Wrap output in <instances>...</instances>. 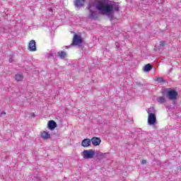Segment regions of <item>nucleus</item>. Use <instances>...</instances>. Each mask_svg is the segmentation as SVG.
I'll return each mask as SVG.
<instances>
[{
	"label": "nucleus",
	"mask_w": 181,
	"mask_h": 181,
	"mask_svg": "<svg viewBox=\"0 0 181 181\" xmlns=\"http://www.w3.org/2000/svg\"><path fill=\"white\" fill-rule=\"evenodd\" d=\"M165 45H166V42H165V41L160 42V46H161L162 47H163V46H165Z\"/></svg>",
	"instance_id": "20"
},
{
	"label": "nucleus",
	"mask_w": 181,
	"mask_h": 181,
	"mask_svg": "<svg viewBox=\"0 0 181 181\" xmlns=\"http://www.w3.org/2000/svg\"><path fill=\"white\" fill-rule=\"evenodd\" d=\"M91 145V139H85L81 142V146H83V148H88Z\"/></svg>",
	"instance_id": "10"
},
{
	"label": "nucleus",
	"mask_w": 181,
	"mask_h": 181,
	"mask_svg": "<svg viewBox=\"0 0 181 181\" xmlns=\"http://www.w3.org/2000/svg\"><path fill=\"white\" fill-rule=\"evenodd\" d=\"M95 155L99 158H105L107 153H103L100 151H96L95 152Z\"/></svg>",
	"instance_id": "14"
},
{
	"label": "nucleus",
	"mask_w": 181,
	"mask_h": 181,
	"mask_svg": "<svg viewBox=\"0 0 181 181\" xmlns=\"http://www.w3.org/2000/svg\"><path fill=\"white\" fill-rule=\"evenodd\" d=\"M157 101H158V103H159V104H163V103H165V98H163V97H158L157 98Z\"/></svg>",
	"instance_id": "17"
},
{
	"label": "nucleus",
	"mask_w": 181,
	"mask_h": 181,
	"mask_svg": "<svg viewBox=\"0 0 181 181\" xmlns=\"http://www.w3.org/2000/svg\"><path fill=\"white\" fill-rule=\"evenodd\" d=\"M155 81H157V83H163L165 79H163L162 77H157L156 78Z\"/></svg>",
	"instance_id": "18"
},
{
	"label": "nucleus",
	"mask_w": 181,
	"mask_h": 181,
	"mask_svg": "<svg viewBox=\"0 0 181 181\" xmlns=\"http://www.w3.org/2000/svg\"><path fill=\"white\" fill-rule=\"evenodd\" d=\"M28 49L29 52H36V41L34 40H30Z\"/></svg>",
	"instance_id": "7"
},
{
	"label": "nucleus",
	"mask_w": 181,
	"mask_h": 181,
	"mask_svg": "<svg viewBox=\"0 0 181 181\" xmlns=\"http://www.w3.org/2000/svg\"><path fill=\"white\" fill-rule=\"evenodd\" d=\"M31 115H32V117H35V113L33 112V113L31 114Z\"/></svg>",
	"instance_id": "25"
},
{
	"label": "nucleus",
	"mask_w": 181,
	"mask_h": 181,
	"mask_svg": "<svg viewBox=\"0 0 181 181\" xmlns=\"http://www.w3.org/2000/svg\"><path fill=\"white\" fill-rule=\"evenodd\" d=\"M47 127L49 129H51V131H53V129H54V128L57 127V124L56 123V122L53 120H50L48 122Z\"/></svg>",
	"instance_id": "11"
},
{
	"label": "nucleus",
	"mask_w": 181,
	"mask_h": 181,
	"mask_svg": "<svg viewBox=\"0 0 181 181\" xmlns=\"http://www.w3.org/2000/svg\"><path fill=\"white\" fill-rule=\"evenodd\" d=\"M46 57H47V59H51V57H53V52H48L46 54Z\"/></svg>",
	"instance_id": "19"
},
{
	"label": "nucleus",
	"mask_w": 181,
	"mask_h": 181,
	"mask_svg": "<svg viewBox=\"0 0 181 181\" xmlns=\"http://www.w3.org/2000/svg\"><path fill=\"white\" fill-rule=\"evenodd\" d=\"M151 70H152V65L150 64H147L144 68V71L146 72L151 71Z\"/></svg>",
	"instance_id": "13"
},
{
	"label": "nucleus",
	"mask_w": 181,
	"mask_h": 181,
	"mask_svg": "<svg viewBox=\"0 0 181 181\" xmlns=\"http://www.w3.org/2000/svg\"><path fill=\"white\" fill-rule=\"evenodd\" d=\"M167 97L169 100H176L177 98V92L173 90H169L167 93Z\"/></svg>",
	"instance_id": "6"
},
{
	"label": "nucleus",
	"mask_w": 181,
	"mask_h": 181,
	"mask_svg": "<svg viewBox=\"0 0 181 181\" xmlns=\"http://www.w3.org/2000/svg\"><path fill=\"white\" fill-rule=\"evenodd\" d=\"M95 155V151L93 149L85 150L82 152L81 156L83 159H93Z\"/></svg>",
	"instance_id": "3"
},
{
	"label": "nucleus",
	"mask_w": 181,
	"mask_h": 181,
	"mask_svg": "<svg viewBox=\"0 0 181 181\" xmlns=\"http://www.w3.org/2000/svg\"><path fill=\"white\" fill-rule=\"evenodd\" d=\"M5 115H6V112H5L4 111L1 112L0 114V117H1V118H4Z\"/></svg>",
	"instance_id": "21"
},
{
	"label": "nucleus",
	"mask_w": 181,
	"mask_h": 181,
	"mask_svg": "<svg viewBox=\"0 0 181 181\" xmlns=\"http://www.w3.org/2000/svg\"><path fill=\"white\" fill-rule=\"evenodd\" d=\"M86 2V0H74V4L76 6V8H81L84 6V3Z\"/></svg>",
	"instance_id": "8"
},
{
	"label": "nucleus",
	"mask_w": 181,
	"mask_h": 181,
	"mask_svg": "<svg viewBox=\"0 0 181 181\" xmlns=\"http://www.w3.org/2000/svg\"><path fill=\"white\" fill-rule=\"evenodd\" d=\"M90 142H92L94 146H98L101 144V139L98 137H93L91 139Z\"/></svg>",
	"instance_id": "9"
},
{
	"label": "nucleus",
	"mask_w": 181,
	"mask_h": 181,
	"mask_svg": "<svg viewBox=\"0 0 181 181\" xmlns=\"http://www.w3.org/2000/svg\"><path fill=\"white\" fill-rule=\"evenodd\" d=\"M15 78L16 81H22L23 80V76L22 74H16Z\"/></svg>",
	"instance_id": "15"
},
{
	"label": "nucleus",
	"mask_w": 181,
	"mask_h": 181,
	"mask_svg": "<svg viewBox=\"0 0 181 181\" xmlns=\"http://www.w3.org/2000/svg\"><path fill=\"white\" fill-rule=\"evenodd\" d=\"M141 163H142V165L146 164V160H143L141 161Z\"/></svg>",
	"instance_id": "23"
},
{
	"label": "nucleus",
	"mask_w": 181,
	"mask_h": 181,
	"mask_svg": "<svg viewBox=\"0 0 181 181\" xmlns=\"http://www.w3.org/2000/svg\"><path fill=\"white\" fill-rule=\"evenodd\" d=\"M82 43H83V39L81 38V36L77 34H75L73 38L72 45H74L75 46H81Z\"/></svg>",
	"instance_id": "5"
},
{
	"label": "nucleus",
	"mask_w": 181,
	"mask_h": 181,
	"mask_svg": "<svg viewBox=\"0 0 181 181\" xmlns=\"http://www.w3.org/2000/svg\"><path fill=\"white\" fill-rule=\"evenodd\" d=\"M9 62L12 63V59L11 58L9 59Z\"/></svg>",
	"instance_id": "24"
},
{
	"label": "nucleus",
	"mask_w": 181,
	"mask_h": 181,
	"mask_svg": "<svg viewBox=\"0 0 181 181\" xmlns=\"http://www.w3.org/2000/svg\"><path fill=\"white\" fill-rule=\"evenodd\" d=\"M59 56L61 59H65L66 56H67V54H66V52H59Z\"/></svg>",
	"instance_id": "16"
},
{
	"label": "nucleus",
	"mask_w": 181,
	"mask_h": 181,
	"mask_svg": "<svg viewBox=\"0 0 181 181\" xmlns=\"http://www.w3.org/2000/svg\"><path fill=\"white\" fill-rule=\"evenodd\" d=\"M95 6V4H94V3H93V2L89 3V4L88 6V8L89 9L88 17L90 18V19H97V18H98L97 12L93 11V9H94Z\"/></svg>",
	"instance_id": "4"
},
{
	"label": "nucleus",
	"mask_w": 181,
	"mask_h": 181,
	"mask_svg": "<svg viewBox=\"0 0 181 181\" xmlns=\"http://www.w3.org/2000/svg\"><path fill=\"white\" fill-rule=\"evenodd\" d=\"M115 46L117 50H119V49H121V47H119V42H115Z\"/></svg>",
	"instance_id": "22"
},
{
	"label": "nucleus",
	"mask_w": 181,
	"mask_h": 181,
	"mask_svg": "<svg viewBox=\"0 0 181 181\" xmlns=\"http://www.w3.org/2000/svg\"><path fill=\"white\" fill-rule=\"evenodd\" d=\"M41 138H42V139H50V134L46 132H42L41 133Z\"/></svg>",
	"instance_id": "12"
},
{
	"label": "nucleus",
	"mask_w": 181,
	"mask_h": 181,
	"mask_svg": "<svg viewBox=\"0 0 181 181\" xmlns=\"http://www.w3.org/2000/svg\"><path fill=\"white\" fill-rule=\"evenodd\" d=\"M95 8L101 15L110 18L111 22H112V18L115 12H119V4L110 2L108 0H100L96 4Z\"/></svg>",
	"instance_id": "1"
},
{
	"label": "nucleus",
	"mask_w": 181,
	"mask_h": 181,
	"mask_svg": "<svg viewBox=\"0 0 181 181\" xmlns=\"http://www.w3.org/2000/svg\"><path fill=\"white\" fill-rule=\"evenodd\" d=\"M148 125L152 126L156 124V114H155V107H151L148 109Z\"/></svg>",
	"instance_id": "2"
}]
</instances>
